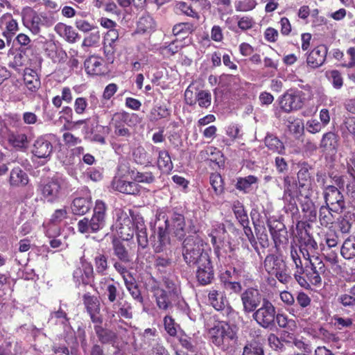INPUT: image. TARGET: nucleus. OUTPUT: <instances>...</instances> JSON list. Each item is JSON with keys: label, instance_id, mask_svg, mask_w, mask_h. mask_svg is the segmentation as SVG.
<instances>
[{"label": "nucleus", "instance_id": "obj_1", "mask_svg": "<svg viewBox=\"0 0 355 355\" xmlns=\"http://www.w3.org/2000/svg\"><path fill=\"white\" fill-rule=\"evenodd\" d=\"M154 233L157 241L154 244L156 252L164 251L171 243V237L182 239L186 234V223L182 214L175 211H157L154 223Z\"/></svg>", "mask_w": 355, "mask_h": 355}, {"label": "nucleus", "instance_id": "obj_2", "mask_svg": "<svg viewBox=\"0 0 355 355\" xmlns=\"http://www.w3.org/2000/svg\"><path fill=\"white\" fill-rule=\"evenodd\" d=\"M297 185L296 180L291 177L286 176L284 180L283 200L289 209H294L299 202L303 210L310 209L313 203L312 196L313 190L310 179V174L306 165L301 167L297 173Z\"/></svg>", "mask_w": 355, "mask_h": 355}, {"label": "nucleus", "instance_id": "obj_3", "mask_svg": "<svg viewBox=\"0 0 355 355\" xmlns=\"http://www.w3.org/2000/svg\"><path fill=\"white\" fill-rule=\"evenodd\" d=\"M207 337L211 343L223 350L237 339L235 328L225 321H215L211 327H207Z\"/></svg>", "mask_w": 355, "mask_h": 355}, {"label": "nucleus", "instance_id": "obj_4", "mask_svg": "<svg viewBox=\"0 0 355 355\" xmlns=\"http://www.w3.org/2000/svg\"><path fill=\"white\" fill-rule=\"evenodd\" d=\"M213 229L209 234L211 238V243L214 246V251L220 261L224 264L230 265L234 263L236 256L234 249L230 244L223 245L220 248L218 243L223 242L226 238V230L225 226L222 223H216L213 225Z\"/></svg>", "mask_w": 355, "mask_h": 355}, {"label": "nucleus", "instance_id": "obj_5", "mask_svg": "<svg viewBox=\"0 0 355 355\" xmlns=\"http://www.w3.org/2000/svg\"><path fill=\"white\" fill-rule=\"evenodd\" d=\"M203 241L197 236H189L183 243V257L189 264H198L202 262L203 257L209 259L205 250Z\"/></svg>", "mask_w": 355, "mask_h": 355}, {"label": "nucleus", "instance_id": "obj_6", "mask_svg": "<svg viewBox=\"0 0 355 355\" xmlns=\"http://www.w3.org/2000/svg\"><path fill=\"white\" fill-rule=\"evenodd\" d=\"M266 271L270 275H275L276 278L283 284L288 283L291 277L284 261L279 257L274 254L268 255L263 263Z\"/></svg>", "mask_w": 355, "mask_h": 355}, {"label": "nucleus", "instance_id": "obj_7", "mask_svg": "<svg viewBox=\"0 0 355 355\" xmlns=\"http://www.w3.org/2000/svg\"><path fill=\"white\" fill-rule=\"evenodd\" d=\"M306 100V95L304 92L289 89L279 98V104L283 111L290 112L301 109Z\"/></svg>", "mask_w": 355, "mask_h": 355}, {"label": "nucleus", "instance_id": "obj_8", "mask_svg": "<svg viewBox=\"0 0 355 355\" xmlns=\"http://www.w3.org/2000/svg\"><path fill=\"white\" fill-rule=\"evenodd\" d=\"M276 309L267 299H263L261 306L253 313L257 323L264 329H272L275 326Z\"/></svg>", "mask_w": 355, "mask_h": 355}, {"label": "nucleus", "instance_id": "obj_9", "mask_svg": "<svg viewBox=\"0 0 355 355\" xmlns=\"http://www.w3.org/2000/svg\"><path fill=\"white\" fill-rule=\"evenodd\" d=\"M64 180L58 178H53L40 186L43 198L48 202H54L60 199L64 194Z\"/></svg>", "mask_w": 355, "mask_h": 355}, {"label": "nucleus", "instance_id": "obj_10", "mask_svg": "<svg viewBox=\"0 0 355 355\" xmlns=\"http://www.w3.org/2000/svg\"><path fill=\"white\" fill-rule=\"evenodd\" d=\"M166 284L167 291L159 287L154 289V297L157 305L163 310L167 309L172 301L175 300L179 295L178 286L173 283L166 282Z\"/></svg>", "mask_w": 355, "mask_h": 355}, {"label": "nucleus", "instance_id": "obj_11", "mask_svg": "<svg viewBox=\"0 0 355 355\" xmlns=\"http://www.w3.org/2000/svg\"><path fill=\"white\" fill-rule=\"evenodd\" d=\"M326 206L329 207L333 212H340L345 208L343 196L334 186H329L324 191Z\"/></svg>", "mask_w": 355, "mask_h": 355}, {"label": "nucleus", "instance_id": "obj_12", "mask_svg": "<svg viewBox=\"0 0 355 355\" xmlns=\"http://www.w3.org/2000/svg\"><path fill=\"white\" fill-rule=\"evenodd\" d=\"M202 261V262L196 264V278L201 284L207 285L210 284L214 278V270L210 259L203 257Z\"/></svg>", "mask_w": 355, "mask_h": 355}, {"label": "nucleus", "instance_id": "obj_13", "mask_svg": "<svg viewBox=\"0 0 355 355\" xmlns=\"http://www.w3.org/2000/svg\"><path fill=\"white\" fill-rule=\"evenodd\" d=\"M22 20L24 25L33 34H37L42 24V17L33 9L28 8L23 10Z\"/></svg>", "mask_w": 355, "mask_h": 355}, {"label": "nucleus", "instance_id": "obj_14", "mask_svg": "<svg viewBox=\"0 0 355 355\" xmlns=\"http://www.w3.org/2000/svg\"><path fill=\"white\" fill-rule=\"evenodd\" d=\"M311 268L306 269V276L308 281L313 285L320 286L322 278L320 275L325 271L324 263L319 258H315L314 262H311Z\"/></svg>", "mask_w": 355, "mask_h": 355}, {"label": "nucleus", "instance_id": "obj_15", "mask_svg": "<svg viewBox=\"0 0 355 355\" xmlns=\"http://www.w3.org/2000/svg\"><path fill=\"white\" fill-rule=\"evenodd\" d=\"M327 51V47L323 44L314 48L307 55V65L313 69L322 66L325 62Z\"/></svg>", "mask_w": 355, "mask_h": 355}, {"label": "nucleus", "instance_id": "obj_16", "mask_svg": "<svg viewBox=\"0 0 355 355\" xmlns=\"http://www.w3.org/2000/svg\"><path fill=\"white\" fill-rule=\"evenodd\" d=\"M94 270L91 263L81 261V266L77 268L73 274V279L78 284H88L93 279Z\"/></svg>", "mask_w": 355, "mask_h": 355}, {"label": "nucleus", "instance_id": "obj_17", "mask_svg": "<svg viewBox=\"0 0 355 355\" xmlns=\"http://www.w3.org/2000/svg\"><path fill=\"white\" fill-rule=\"evenodd\" d=\"M241 300L245 312L253 311L260 303V294L256 289L248 288L241 295Z\"/></svg>", "mask_w": 355, "mask_h": 355}, {"label": "nucleus", "instance_id": "obj_18", "mask_svg": "<svg viewBox=\"0 0 355 355\" xmlns=\"http://www.w3.org/2000/svg\"><path fill=\"white\" fill-rule=\"evenodd\" d=\"M32 153L38 158H48L53 153V145L45 137H40L35 140Z\"/></svg>", "mask_w": 355, "mask_h": 355}, {"label": "nucleus", "instance_id": "obj_19", "mask_svg": "<svg viewBox=\"0 0 355 355\" xmlns=\"http://www.w3.org/2000/svg\"><path fill=\"white\" fill-rule=\"evenodd\" d=\"M0 28L3 30V35L10 40L18 31V24L10 14H4L0 19Z\"/></svg>", "mask_w": 355, "mask_h": 355}, {"label": "nucleus", "instance_id": "obj_20", "mask_svg": "<svg viewBox=\"0 0 355 355\" xmlns=\"http://www.w3.org/2000/svg\"><path fill=\"white\" fill-rule=\"evenodd\" d=\"M84 302L93 322L101 323L102 318L100 315V304L98 299L95 297L85 295L84 296Z\"/></svg>", "mask_w": 355, "mask_h": 355}, {"label": "nucleus", "instance_id": "obj_21", "mask_svg": "<svg viewBox=\"0 0 355 355\" xmlns=\"http://www.w3.org/2000/svg\"><path fill=\"white\" fill-rule=\"evenodd\" d=\"M152 153H158L157 167L163 173H169L173 168L171 156L166 150H158L154 146H150Z\"/></svg>", "mask_w": 355, "mask_h": 355}, {"label": "nucleus", "instance_id": "obj_22", "mask_svg": "<svg viewBox=\"0 0 355 355\" xmlns=\"http://www.w3.org/2000/svg\"><path fill=\"white\" fill-rule=\"evenodd\" d=\"M113 187L121 193L136 195L140 191V186L133 181H125L121 179H114L112 182Z\"/></svg>", "mask_w": 355, "mask_h": 355}, {"label": "nucleus", "instance_id": "obj_23", "mask_svg": "<svg viewBox=\"0 0 355 355\" xmlns=\"http://www.w3.org/2000/svg\"><path fill=\"white\" fill-rule=\"evenodd\" d=\"M117 227L119 229V234L123 240H129L132 238L134 235L133 223L131 219L126 216L123 215L119 218L117 221Z\"/></svg>", "mask_w": 355, "mask_h": 355}, {"label": "nucleus", "instance_id": "obj_24", "mask_svg": "<svg viewBox=\"0 0 355 355\" xmlns=\"http://www.w3.org/2000/svg\"><path fill=\"white\" fill-rule=\"evenodd\" d=\"M129 114L126 112H118L114 114L112 121L114 126V133L119 137H129L130 132L129 130L122 125L123 122H126Z\"/></svg>", "mask_w": 355, "mask_h": 355}, {"label": "nucleus", "instance_id": "obj_25", "mask_svg": "<svg viewBox=\"0 0 355 355\" xmlns=\"http://www.w3.org/2000/svg\"><path fill=\"white\" fill-rule=\"evenodd\" d=\"M132 156L134 161L141 165H149L153 161V157L152 155L149 154L145 148L139 145L135 146L132 150Z\"/></svg>", "mask_w": 355, "mask_h": 355}, {"label": "nucleus", "instance_id": "obj_26", "mask_svg": "<svg viewBox=\"0 0 355 355\" xmlns=\"http://www.w3.org/2000/svg\"><path fill=\"white\" fill-rule=\"evenodd\" d=\"M55 32L64 37L68 42L74 43L78 37V34L72 26L59 23L55 26Z\"/></svg>", "mask_w": 355, "mask_h": 355}, {"label": "nucleus", "instance_id": "obj_27", "mask_svg": "<svg viewBox=\"0 0 355 355\" xmlns=\"http://www.w3.org/2000/svg\"><path fill=\"white\" fill-rule=\"evenodd\" d=\"M87 73L89 75H100L103 73V60L96 56L88 58L84 63Z\"/></svg>", "mask_w": 355, "mask_h": 355}, {"label": "nucleus", "instance_id": "obj_28", "mask_svg": "<svg viewBox=\"0 0 355 355\" xmlns=\"http://www.w3.org/2000/svg\"><path fill=\"white\" fill-rule=\"evenodd\" d=\"M209 302L216 310H223L227 304L225 294L216 290H212L209 293Z\"/></svg>", "mask_w": 355, "mask_h": 355}, {"label": "nucleus", "instance_id": "obj_29", "mask_svg": "<svg viewBox=\"0 0 355 355\" xmlns=\"http://www.w3.org/2000/svg\"><path fill=\"white\" fill-rule=\"evenodd\" d=\"M10 182L13 186H24L28 182V178L21 168H15L10 173Z\"/></svg>", "mask_w": 355, "mask_h": 355}, {"label": "nucleus", "instance_id": "obj_30", "mask_svg": "<svg viewBox=\"0 0 355 355\" xmlns=\"http://www.w3.org/2000/svg\"><path fill=\"white\" fill-rule=\"evenodd\" d=\"M340 254L345 259L355 257V236H349L343 242Z\"/></svg>", "mask_w": 355, "mask_h": 355}, {"label": "nucleus", "instance_id": "obj_31", "mask_svg": "<svg viewBox=\"0 0 355 355\" xmlns=\"http://www.w3.org/2000/svg\"><path fill=\"white\" fill-rule=\"evenodd\" d=\"M91 202L88 198H76L73 201L72 211L75 214L83 215L90 209Z\"/></svg>", "mask_w": 355, "mask_h": 355}, {"label": "nucleus", "instance_id": "obj_32", "mask_svg": "<svg viewBox=\"0 0 355 355\" xmlns=\"http://www.w3.org/2000/svg\"><path fill=\"white\" fill-rule=\"evenodd\" d=\"M320 147L325 150L335 151L338 147L337 135L332 132L324 134L320 141Z\"/></svg>", "mask_w": 355, "mask_h": 355}, {"label": "nucleus", "instance_id": "obj_33", "mask_svg": "<svg viewBox=\"0 0 355 355\" xmlns=\"http://www.w3.org/2000/svg\"><path fill=\"white\" fill-rule=\"evenodd\" d=\"M265 144L268 150L278 154H283L285 150L284 145L277 137L268 135L265 138Z\"/></svg>", "mask_w": 355, "mask_h": 355}, {"label": "nucleus", "instance_id": "obj_34", "mask_svg": "<svg viewBox=\"0 0 355 355\" xmlns=\"http://www.w3.org/2000/svg\"><path fill=\"white\" fill-rule=\"evenodd\" d=\"M131 178L136 183L151 184L155 182V177L153 173L148 171H131Z\"/></svg>", "mask_w": 355, "mask_h": 355}, {"label": "nucleus", "instance_id": "obj_35", "mask_svg": "<svg viewBox=\"0 0 355 355\" xmlns=\"http://www.w3.org/2000/svg\"><path fill=\"white\" fill-rule=\"evenodd\" d=\"M325 76L331 82L334 89H340L343 86V78L338 70L327 71Z\"/></svg>", "mask_w": 355, "mask_h": 355}, {"label": "nucleus", "instance_id": "obj_36", "mask_svg": "<svg viewBox=\"0 0 355 355\" xmlns=\"http://www.w3.org/2000/svg\"><path fill=\"white\" fill-rule=\"evenodd\" d=\"M333 211L329 207L322 206L319 211V220L320 224L323 226H328L334 223V218L332 214Z\"/></svg>", "mask_w": 355, "mask_h": 355}, {"label": "nucleus", "instance_id": "obj_37", "mask_svg": "<svg viewBox=\"0 0 355 355\" xmlns=\"http://www.w3.org/2000/svg\"><path fill=\"white\" fill-rule=\"evenodd\" d=\"M275 321L281 328H286L293 331L297 327L296 323L293 320H289L285 314L275 313Z\"/></svg>", "mask_w": 355, "mask_h": 355}, {"label": "nucleus", "instance_id": "obj_38", "mask_svg": "<svg viewBox=\"0 0 355 355\" xmlns=\"http://www.w3.org/2000/svg\"><path fill=\"white\" fill-rule=\"evenodd\" d=\"M257 182V177L254 175H248L245 178H241L236 183V188L244 192H248L253 184Z\"/></svg>", "mask_w": 355, "mask_h": 355}, {"label": "nucleus", "instance_id": "obj_39", "mask_svg": "<svg viewBox=\"0 0 355 355\" xmlns=\"http://www.w3.org/2000/svg\"><path fill=\"white\" fill-rule=\"evenodd\" d=\"M154 20L148 15L142 16L137 22V29L139 32H146L154 28Z\"/></svg>", "mask_w": 355, "mask_h": 355}, {"label": "nucleus", "instance_id": "obj_40", "mask_svg": "<svg viewBox=\"0 0 355 355\" xmlns=\"http://www.w3.org/2000/svg\"><path fill=\"white\" fill-rule=\"evenodd\" d=\"M170 115V112L165 105L154 107L150 113V118L152 121L166 118Z\"/></svg>", "mask_w": 355, "mask_h": 355}, {"label": "nucleus", "instance_id": "obj_41", "mask_svg": "<svg viewBox=\"0 0 355 355\" xmlns=\"http://www.w3.org/2000/svg\"><path fill=\"white\" fill-rule=\"evenodd\" d=\"M233 211L236 217L239 220L243 225H244V224H248V216L244 210L243 205L240 202L236 201L234 202Z\"/></svg>", "mask_w": 355, "mask_h": 355}, {"label": "nucleus", "instance_id": "obj_42", "mask_svg": "<svg viewBox=\"0 0 355 355\" xmlns=\"http://www.w3.org/2000/svg\"><path fill=\"white\" fill-rule=\"evenodd\" d=\"M95 330L99 340L103 343H108L112 341L115 338V334L114 332L110 330L103 329L99 326H96Z\"/></svg>", "mask_w": 355, "mask_h": 355}, {"label": "nucleus", "instance_id": "obj_43", "mask_svg": "<svg viewBox=\"0 0 355 355\" xmlns=\"http://www.w3.org/2000/svg\"><path fill=\"white\" fill-rule=\"evenodd\" d=\"M193 27L189 23H180L175 25L173 28L174 35H182L184 37L193 31Z\"/></svg>", "mask_w": 355, "mask_h": 355}, {"label": "nucleus", "instance_id": "obj_44", "mask_svg": "<svg viewBox=\"0 0 355 355\" xmlns=\"http://www.w3.org/2000/svg\"><path fill=\"white\" fill-rule=\"evenodd\" d=\"M210 184L216 195L223 191V179L219 174L213 173L210 175Z\"/></svg>", "mask_w": 355, "mask_h": 355}, {"label": "nucleus", "instance_id": "obj_45", "mask_svg": "<svg viewBox=\"0 0 355 355\" xmlns=\"http://www.w3.org/2000/svg\"><path fill=\"white\" fill-rule=\"evenodd\" d=\"M114 250L115 255L123 262L130 261V258L128 251L125 247L119 243H115L114 244Z\"/></svg>", "mask_w": 355, "mask_h": 355}, {"label": "nucleus", "instance_id": "obj_46", "mask_svg": "<svg viewBox=\"0 0 355 355\" xmlns=\"http://www.w3.org/2000/svg\"><path fill=\"white\" fill-rule=\"evenodd\" d=\"M256 6V0H243L236 3L235 8L237 11L247 12L254 9Z\"/></svg>", "mask_w": 355, "mask_h": 355}, {"label": "nucleus", "instance_id": "obj_47", "mask_svg": "<svg viewBox=\"0 0 355 355\" xmlns=\"http://www.w3.org/2000/svg\"><path fill=\"white\" fill-rule=\"evenodd\" d=\"M175 9L187 16L198 18V14L185 2H178L175 6Z\"/></svg>", "mask_w": 355, "mask_h": 355}, {"label": "nucleus", "instance_id": "obj_48", "mask_svg": "<svg viewBox=\"0 0 355 355\" xmlns=\"http://www.w3.org/2000/svg\"><path fill=\"white\" fill-rule=\"evenodd\" d=\"M196 98L199 106L201 107H207L211 104V94L208 92H199Z\"/></svg>", "mask_w": 355, "mask_h": 355}, {"label": "nucleus", "instance_id": "obj_49", "mask_svg": "<svg viewBox=\"0 0 355 355\" xmlns=\"http://www.w3.org/2000/svg\"><path fill=\"white\" fill-rule=\"evenodd\" d=\"M96 270L97 272L103 274L107 268V260L105 256L98 254L94 259Z\"/></svg>", "mask_w": 355, "mask_h": 355}, {"label": "nucleus", "instance_id": "obj_50", "mask_svg": "<svg viewBox=\"0 0 355 355\" xmlns=\"http://www.w3.org/2000/svg\"><path fill=\"white\" fill-rule=\"evenodd\" d=\"M164 328L171 336H175L177 334V324L170 316H166L164 319Z\"/></svg>", "mask_w": 355, "mask_h": 355}, {"label": "nucleus", "instance_id": "obj_51", "mask_svg": "<svg viewBox=\"0 0 355 355\" xmlns=\"http://www.w3.org/2000/svg\"><path fill=\"white\" fill-rule=\"evenodd\" d=\"M91 231L95 232L102 229L105 225V219L103 216H98L93 214L89 220Z\"/></svg>", "mask_w": 355, "mask_h": 355}, {"label": "nucleus", "instance_id": "obj_52", "mask_svg": "<svg viewBox=\"0 0 355 355\" xmlns=\"http://www.w3.org/2000/svg\"><path fill=\"white\" fill-rule=\"evenodd\" d=\"M305 128L309 132L315 134L320 132L323 126L317 119H311L306 121Z\"/></svg>", "mask_w": 355, "mask_h": 355}, {"label": "nucleus", "instance_id": "obj_53", "mask_svg": "<svg viewBox=\"0 0 355 355\" xmlns=\"http://www.w3.org/2000/svg\"><path fill=\"white\" fill-rule=\"evenodd\" d=\"M338 302L345 307L355 306V297L351 294H341L338 297Z\"/></svg>", "mask_w": 355, "mask_h": 355}, {"label": "nucleus", "instance_id": "obj_54", "mask_svg": "<svg viewBox=\"0 0 355 355\" xmlns=\"http://www.w3.org/2000/svg\"><path fill=\"white\" fill-rule=\"evenodd\" d=\"M88 105L86 98L78 97L74 102V110L78 114H83Z\"/></svg>", "mask_w": 355, "mask_h": 355}, {"label": "nucleus", "instance_id": "obj_55", "mask_svg": "<svg viewBox=\"0 0 355 355\" xmlns=\"http://www.w3.org/2000/svg\"><path fill=\"white\" fill-rule=\"evenodd\" d=\"M67 217V211L65 208L59 209L53 214L51 221L54 224L60 223Z\"/></svg>", "mask_w": 355, "mask_h": 355}, {"label": "nucleus", "instance_id": "obj_56", "mask_svg": "<svg viewBox=\"0 0 355 355\" xmlns=\"http://www.w3.org/2000/svg\"><path fill=\"white\" fill-rule=\"evenodd\" d=\"M181 48V42L175 40L170 43L167 46H165L163 49V52L166 55H173L178 53Z\"/></svg>", "mask_w": 355, "mask_h": 355}, {"label": "nucleus", "instance_id": "obj_57", "mask_svg": "<svg viewBox=\"0 0 355 355\" xmlns=\"http://www.w3.org/2000/svg\"><path fill=\"white\" fill-rule=\"evenodd\" d=\"M334 326L338 329L349 327L352 324V320L349 318H344L339 316H334Z\"/></svg>", "mask_w": 355, "mask_h": 355}, {"label": "nucleus", "instance_id": "obj_58", "mask_svg": "<svg viewBox=\"0 0 355 355\" xmlns=\"http://www.w3.org/2000/svg\"><path fill=\"white\" fill-rule=\"evenodd\" d=\"M125 286L128 290L130 291V293L132 296V297L139 302H142V297L141 296V293L137 286L131 282H128L127 280H125Z\"/></svg>", "mask_w": 355, "mask_h": 355}, {"label": "nucleus", "instance_id": "obj_59", "mask_svg": "<svg viewBox=\"0 0 355 355\" xmlns=\"http://www.w3.org/2000/svg\"><path fill=\"white\" fill-rule=\"evenodd\" d=\"M254 24L253 19L248 16L242 17L238 20V26L243 31L251 28Z\"/></svg>", "mask_w": 355, "mask_h": 355}, {"label": "nucleus", "instance_id": "obj_60", "mask_svg": "<svg viewBox=\"0 0 355 355\" xmlns=\"http://www.w3.org/2000/svg\"><path fill=\"white\" fill-rule=\"evenodd\" d=\"M243 355H263V352L259 346L250 344L244 347Z\"/></svg>", "mask_w": 355, "mask_h": 355}, {"label": "nucleus", "instance_id": "obj_61", "mask_svg": "<svg viewBox=\"0 0 355 355\" xmlns=\"http://www.w3.org/2000/svg\"><path fill=\"white\" fill-rule=\"evenodd\" d=\"M289 130L294 134H301L304 128L302 121L300 119L293 120L288 125Z\"/></svg>", "mask_w": 355, "mask_h": 355}, {"label": "nucleus", "instance_id": "obj_62", "mask_svg": "<svg viewBox=\"0 0 355 355\" xmlns=\"http://www.w3.org/2000/svg\"><path fill=\"white\" fill-rule=\"evenodd\" d=\"M137 242L139 247L145 248L148 245L147 233L145 228H141L137 233Z\"/></svg>", "mask_w": 355, "mask_h": 355}, {"label": "nucleus", "instance_id": "obj_63", "mask_svg": "<svg viewBox=\"0 0 355 355\" xmlns=\"http://www.w3.org/2000/svg\"><path fill=\"white\" fill-rule=\"evenodd\" d=\"M268 341L270 347L275 350L279 349L283 346V344L279 338L275 334L272 333L268 335Z\"/></svg>", "mask_w": 355, "mask_h": 355}, {"label": "nucleus", "instance_id": "obj_64", "mask_svg": "<svg viewBox=\"0 0 355 355\" xmlns=\"http://www.w3.org/2000/svg\"><path fill=\"white\" fill-rule=\"evenodd\" d=\"M13 145L16 147H25L28 143L27 137L24 134H18L12 137Z\"/></svg>", "mask_w": 355, "mask_h": 355}]
</instances>
